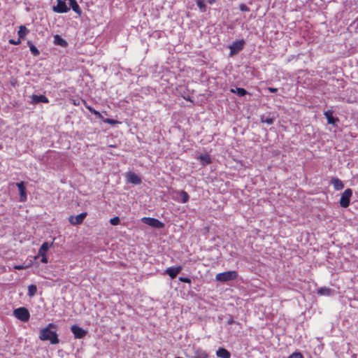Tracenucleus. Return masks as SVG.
<instances>
[{"instance_id":"f257e3e1","label":"nucleus","mask_w":358,"mask_h":358,"mask_svg":"<svg viewBox=\"0 0 358 358\" xmlns=\"http://www.w3.org/2000/svg\"><path fill=\"white\" fill-rule=\"evenodd\" d=\"M56 325L53 323H49L48 326L40 330L39 339L41 341H49L51 344H57L59 341L56 331H51V329H55Z\"/></svg>"},{"instance_id":"f03ea898","label":"nucleus","mask_w":358,"mask_h":358,"mask_svg":"<svg viewBox=\"0 0 358 358\" xmlns=\"http://www.w3.org/2000/svg\"><path fill=\"white\" fill-rule=\"evenodd\" d=\"M238 276V272L236 271H229L222 273H219L215 275V280L219 282H227L237 278Z\"/></svg>"},{"instance_id":"7ed1b4c3","label":"nucleus","mask_w":358,"mask_h":358,"mask_svg":"<svg viewBox=\"0 0 358 358\" xmlns=\"http://www.w3.org/2000/svg\"><path fill=\"white\" fill-rule=\"evenodd\" d=\"M13 315L17 319L22 322H27L30 317V314L28 309L24 307L15 309L13 311Z\"/></svg>"},{"instance_id":"20e7f679","label":"nucleus","mask_w":358,"mask_h":358,"mask_svg":"<svg viewBox=\"0 0 358 358\" xmlns=\"http://www.w3.org/2000/svg\"><path fill=\"white\" fill-rule=\"evenodd\" d=\"M352 196V190L350 188L345 189L342 193L339 204L342 208H348L350 203V199Z\"/></svg>"},{"instance_id":"39448f33","label":"nucleus","mask_w":358,"mask_h":358,"mask_svg":"<svg viewBox=\"0 0 358 358\" xmlns=\"http://www.w3.org/2000/svg\"><path fill=\"white\" fill-rule=\"evenodd\" d=\"M245 45V41L243 40H238L235 41L232 45L229 46L230 49V55H234L237 54L239 51H241Z\"/></svg>"},{"instance_id":"423d86ee","label":"nucleus","mask_w":358,"mask_h":358,"mask_svg":"<svg viewBox=\"0 0 358 358\" xmlns=\"http://www.w3.org/2000/svg\"><path fill=\"white\" fill-rule=\"evenodd\" d=\"M71 331L74 335L75 338L78 339L83 338L87 334L86 330L76 324L71 327Z\"/></svg>"},{"instance_id":"0eeeda50","label":"nucleus","mask_w":358,"mask_h":358,"mask_svg":"<svg viewBox=\"0 0 358 358\" xmlns=\"http://www.w3.org/2000/svg\"><path fill=\"white\" fill-rule=\"evenodd\" d=\"M142 222L154 228H162L164 227V224L161 221L153 217H143Z\"/></svg>"},{"instance_id":"6e6552de","label":"nucleus","mask_w":358,"mask_h":358,"mask_svg":"<svg viewBox=\"0 0 358 358\" xmlns=\"http://www.w3.org/2000/svg\"><path fill=\"white\" fill-rule=\"evenodd\" d=\"M69 9L66 4V0H57V5L52 7V10L58 13H67Z\"/></svg>"},{"instance_id":"1a4fd4ad","label":"nucleus","mask_w":358,"mask_h":358,"mask_svg":"<svg viewBox=\"0 0 358 358\" xmlns=\"http://www.w3.org/2000/svg\"><path fill=\"white\" fill-rule=\"evenodd\" d=\"M87 215V213L86 212L81 213L80 214L76 216L71 215L69 217V221L72 225H78L83 222Z\"/></svg>"},{"instance_id":"9d476101","label":"nucleus","mask_w":358,"mask_h":358,"mask_svg":"<svg viewBox=\"0 0 358 358\" xmlns=\"http://www.w3.org/2000/svg\"><path fill=\"white\" fill-rule=\"evenodd\" d=\"M182 269L181 266H171L166 269L165 273L169 275L171 279H174Z\"/></svg>"},{"instance_id":"9b49d317","label":"nucleus","mask_w":358,"mask_h":358,"mask_svg":"<svg viewBox=\"0 0 358 358\" xmlns=\"http://www.w3.org/2000/svg\"><path fill=\"white\" fill-rule=\"evenodd\" d=\"M16 185L18 187L20 192V201L24 202L27 200V189L24 186V182H20L16 183Z\"/></svg>"},{"instance_id":"f8f14e48","label":"nucleus","mask_w":358,"mask_h":358,"mask_svg":"<svg viewBox=\"0 0 358 358\" xmlns=\"http://www.w3.org/2000/svg\"><path fill=\"white\" fill-rule=\"evenodd\" d=\"M217 0H196V4L201 12L206 11V3L213 4Z\"/></svg>"},{"instance_id":"ddd939ff","label":"nucleus","mask_w":358,"mask_h":358,"mask_svg":"<svg viewBox=\"0 0 358 358\" xmlns=\"http://www.w3.org/2000/svg\"><path fill=\"white\" fill-rule=\"evenodd\" d=\"M127 178L128 181L132 184L138 185L141 183V178L134 172L128 173L127 174Z\"/></svg>"},{"instance_id":"4468645a","label":"nucleus","mask_w":358,"mask_h":358,"mask_svg":"<svg viewBox=\"0 0 358 358\" xmlns=\"http://www.w3.org/2000/svg\"><path fill=\"white\" fill-rule=\"evenodd\" d=\"M52 246V243L48 242H44L38 250V254L35 256L34 259H36L38 257L46 255V252L49 248Z\"/></svg>"},{"instance_id":"2eb2a0df","label":"nucleus","mask_w":358,"mask_h":358,"mask_svg":"<svg viewBox=\"0 0 358 358\" xmlns=\"http://www.w3.org/2000/svg\"><path fill=\"white\" fill-rule=\"evenodd\" d=\"M331 183L334 185L336 190H341L344 187L343 182L338 178H332L331 179Z\"/></svg>"},{"instance_id":"dca6fc26","label":"nucleus","mask_w":358,"mask_h":358,"mask_svg":"<svg viewBox=\"0 0 358 358\" xmlns=\"http://www.w3.org/2000/svg\"><path fill=\"white\" fill-rule=\"evenodd\" d=\"M31 99H32V101L35 103H40V102L48 103L49 102L48 99L45 95L34 94V95H32Z\"/></svg>"},{"instance_id":"f3484780","label":"nucleus","mask_w":358,"mask_h":358,"mask_svg":"<svg viewBox=\"0 0 358 358\" xmlns=\"http://www.w3.org/2000/svg\"><path fill=\"white\" fill-rule=\"evenodd\" d=\"M216 355L220 358H231V353L225 348H220L216 351Z\"/></svg>"},{"instance_id":"a211bd4d","label":"nucleus","mask_w":358,"mask_h":358,"mask_svg":"<svg viewBox=\"0 0 358 358\" xmlns=\"http://www.w3.org/2000/svg\"><path fill=\"white\" fill-rule=\"evenodd\" d=\"M317 294L320 296H330L333 294V290L327 287H322L317 289Z\"/></svg>"},{"instance_id":"6ab92c4d","label":"nucleus","mask_w":358,"mask_h":358,"mask_svg":"<svg viewBox=\"0 0 358 358\" xmlns=\"http://www.w3.org/2000/svg\"><path fill=\"white\" fill-rule=\"evenodd\" d=\"M69 2L70 7L72 8V10L78 14L79 16L82 13V10L77 3L76 0H68Z\"/></svg>"},{"instance_id":"aec40b11","label":"nucleus","mask_w":358,"mask_h":358,"mask_svg":"<svg viewBox=\"0 0 358 358\" xmlns=\"http://www.w3.org/2000/svg\"><path fill=\"white\" fill-rule=\"evenodd\" d=\"M208 353L201 349V348H198V349H196L194 352V358H208Z\"/></svg>"},{"instance_id":"412c9836","label":"nucleus","mask_w":358,"mask_h":358,"mask_svg":"<svg viewBox=\"0 0 358 358\" xmlns=\"http://www.w3.org/2000/svg\"><path fill=\"white\" fill-rule=\"evenodd\" d=\"M54 43L62 47H66L68 44L67 42L58 34L54 36Z\"/></svg>"},{"instance_id":"4be33fe9","label":"nucleus","mask_w":358,"mask_h":358,"mask_svg":"<svg viewBox=\"0 0 358 358\" xmlns=\"http://www.w3.org/2000/svg\"><path fill=\"white\" fill-rule=\"evenodd\" d=\"M28 33H29V30L27 29V28L25 26H24V25L20 26L19 30L17 32L18 38H20V40L24 38Z\"/></svg>"},{"instance_id":"5701e85b","label":"nucleus","mask_w":358,"mask_h":358,"mask_svg":"<svg viewBox=\"0 0 358 358\" xmlns=\"http://www.w3.org/2000/svg\"><path fill=\"white\" fill-rule=\"evenodd\" d=\"M231 92L236 94L238 96H243L246 95L248 92L244 89L241 87H236V89H231Z\"/></svg>"},{"instance_id":"b1692460","label":"nucleus","mask_w":358,"mask_h":358,"mask_svg":"<svg viewBox=\"0 0 358 358\" xmlns=\"http://www.w3.org/2000/svg\"><path fill=\"white\" fill-rule=\"evenodd\" d=\"M199 159H200L203 165H207L211 163V158L208 154L201 155L199 157Z\"/></svg>"},{"instance_id":"393cba45","label":"nucleus","mask_w":358,"mask_h":358,"mask_svg":"<svg viewBox=\"0 0 358 358\" xmlns=\"http://www.w3.org/2000/svg\"><path fill=\"white\" fill-rule=\"evenodd\" d=\"M81 101H82V102L84 103V105L85 106V107L88 109V110L90 112H91L92 113L94 114L97 117L102 118V115H101V113L99 111L94 110L90 106H88L87 104V102L84 99H81Z\"/></svg>"},{"instance_id":"a878e982","label":"nucleus","mask_w":358,"mask_h":358,"mask_svg":"<svg viewBox=\"0 0 358 358\" xmlns=\"http://www.w3.org/2000/svg\"><path fill=\"white\" fill-rule=\"evenodd\" d=\"M324 115L327 117L328 124H334L336 122V119L332 115V112L328 110L324 113Z\"/></svg>"},{"instance_id":"bb28decb","label":"nucleus","mask_w":358,"mask_h":358,"mask_svg":"<svg viewBox=\"0 0 358 358\" xmlns=\"http://www.w3.org/2000/svg\"><path fill=\"white\" fill-rule=\"evenodd\" d=\"M37 292V287L35 285H30L28 286V292L27 295L29 297H31L36 294Z\"/></svg>"},{"instance_id":"cd10ccee","label":"nucleus","mask_w":358,"mask_h":358,"mask_svg":"<svg viewBox=\"0 0 358 358\" xmlns=\"http://www.w3.org/2000/svg\"><path fill=\"white\" fill-rule=\"evenodd\" d=\"M28 45L29 46L31 52L34 56L39 55V54H40L39 50H38V48L31 41H28Z\"/></svg>"},{"instance_id":"c85d7f7f","label":"nucleus","mask_w":358,"mask_h":358,"mask_svg":"<svg viewBox=\"0 0 358 358\" xmlns=\"http://www.w3.org/2000/svg\"><path fill=\"white\" fill-rule=\"evenodd\" d=\"M261 122L266 123L267 124H272L274 122V118L273 117H265L264 116L261 117Z\"/></svg>"},{"instance_id":"c756f323","label":"nucleus","mask_w":358,"mask_h":358,"mask_svg":"<svg viewBox=\"0 0 358 358\" xmlns=\"http://www.w3.org/2000/svg\"><path fill=\"white\" fill-rule=\"evenodd\" d=\"M31 265V263H30L27 265L25 264H22L20 265H15L13 266V268H14V269H16V270H23V269H26V268H29Z\"/></svg>"},{"instance_id":"7c9ffc66","label":"nucleus","mask_w":358,"mask_h":358,"mask_svg":"<svg viewBox=\"0 0 358 358\" xmlns=\"http://www.w3.org/2000/svg\"><path fill=\"white\" fill-rule=\"evenodd\" d=\"M181 195H182V203H186V202H187L189 201V196L188 194L185 191L182 190L181 192Z\"/></svg>"},{"instance_id":"2f4dec72","label":"nucleus","mask_w":358,"mask_h":358,"mask_svg":"<svg viewBox=\"0 0 358 358\" xmlns=\"http://www.w3.org/2000/svg\"><path fill=\"white\" fill-rule=\"evenodd\" d=\"M120 222V220L119 217H114L110 220V223L112 225H117Z\"/></svg>"},{"instance_id":"473e14b6","label":"nucleus","mask_w":358,"mask_h":358,"mask_svg":"<svg viewBox=\"0 0 358 358\" xmlns=\"http://www.w3.org/2000/svg\"><path fill=\"white\" fill-rule=\"evenodd\" d=\"M288 358H303V357L301 352H294Z\"/></svg>"},{"instance_id":"72a5a7b5","label":"nucleus","mask_w":358,"mask_h":358,"mask_svg":"<svg viewBox=\"0 0 358 358\" xmlns=\"http://www.w3.org/2000/svg\"><path fill=\"white\" fill-rule=\"evenodd\" d=\"M239 8L241 11H243V12H249L250 11V8L248 6H247L244 3H241L239 5Z\"/></svg>"},{"instance_id":"f704fd0d","label":"nucleus","mask_w":358,"mask_h":358,"mask_svg":"<svg viewBox=\"0 0 358 358\" xmlns=\"http://www.w3.org/2000/svg\"><path fill=\"white\" fill-rule=\"evenodd\" d=\"M179 280L182 282L191 283V279L187 277H180Z\"/></svg>"},{"instance_id":"c9c22d12","label":"nucleus","mask_w":358,"mask_h":358,"mask_svg":"<svg viewBox=\"0 0 358 358\" xmlns=\"http://www.w3.org/2000/svg\"><path fill=\"white\" fill-rule=\"evenodd\" d=\"M104 122L108 123L111 125H114L116 123H117V121L113 120V119H106L103 120Z\"/></svg>"},{"instance_id":"e433bc0d","label":"nucleus","mask_w":358,"mask_h":358,"mask_svg":"<svg viewBox=\"0 0 358 358\" xmlns=\"http://www.w3.org/2000/svg\"><path fill=\"white\" fill-rule=\"evenodd\" d=\"M9 43L10 44H12V45H19L21 43V40L20 38H18L17 40H14V39H10L8 41Z\"/></svg>"},{"instance_id":"4c0bfd02","label":"nucleus","mask_w":358,"mask_h":358,"mask_svg":"<svg viewBox=\"0 0 358 358\" xmlns=\"http://www.w3.org/2000/svg\"><path fill=\"white\" fill-rule=\"evenodd\" d=\"M80 101L82 102L81 99H71V103H72L74 106H79V105H80Z\"/></svg>"},{"instance_id":"58836bf2","label":"nucleus","mask_w":358,"mask_h":358,"mask_svg":"<svg viewBox=\"0 0 358 358\" xmlns=\"http://www.w3.org/2000/svg\"><path fill=\"white\" fill-rule=\"evenodd\" d=\"M42 258L41 259V262L43 264L48 263V258L46 255L41 256Z\"/></svg>"},{"instance_id":"ea45409f","label":"nucleus","mask_w":358,"mask_h":358,"mask_svg":"<svg viewBox=\"0 0 358 358\" xmlns=\"http://www.w3.org/2000/svg\"><path fill=\"white\" fill-rule=\"evenodd\" d=\"M268 90L270 92H276L278 91V89L277 88H274V87H268Z\"/></svg>"},{"instance_id":"a19ab883","label":"nucleus","mask_w":358,"mask_h":358,"mask_svg":"<svg viewBox=\"0 0 358 358\" xmlns=\"http://www.w3.org/2000/svg\"><path fill=\"white\" fill-rule=\"evenodd\" d=\"M234 322V320H230L228 322L229 324H233Z\"/></svg>"},{"instance_id":"79ce46f5","label":"nucleus","mask_w":358,"mask_h":358,"mask_svg":"<svg viewBox=\"0 0 358 358\" xmlns=\"http://www.w3.org/2000/svg\"><path fill=\"white\" fill-rule=\"evenodd\" d=\"M176 358H183V357H176Z\"/></svg>"},{"instance_id":"37998d69","label":"nucleus","mask_w":358,"mask_h":358,"mask_svg":"<svg viewBox=\"0 0 358 358\" xmlns=\"http://www.w3.org/2000/svg\"><path fill=\"white\" fill-rule=\"evenodd\" d=\"M357 28H358V24H357Z\"/></svg>"}]
</instances>
